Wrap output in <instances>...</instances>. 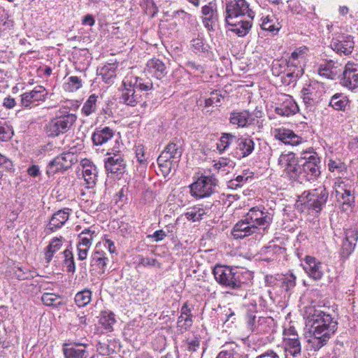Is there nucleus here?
I'll list each match as a JSON object with an SVG mask.
<instances>
[{
	"mask_svg": "<svg viewBox=\"0 0 358 358\" xmlns=\"http://www.w3.org/2000/svg\"><path fill=\"white\" fill-rule=\"evenodd\" d=\"M301 158L305 162L299 164L293 152L282 153L278 158V165L290 179L299 183L316 180L321 173V161L317 153L309 149L301 153Z\"/></svg>",
	"mask_w": 358,
	"mask_h": 358,
	"instance_id": "obj_1",
	"label": "nucleus"
},
{
	"mask_svg": "<svg viewBox=\"0 0 358 358\" xmlns=\"http://www.w3.org/2000/svg\"><path fill=\"white\" fill-rule=\"evenodd\" d=\"M226 5L225 22L229 30L239 37L246 36L252 27L255 13L245 0H222Z\"/></svg>",
	"mask_w": 358,
	"mask_h": 358,
	"instance_id": "obj_2",
	"label": "nucleus"
},
{
	"mask_svg": "<svg viewBox=\"0 0 358 358\" xmlns=\"http://www.w3.org/2000/svg\"><path fill=\"white\" fill-rule=\"evenodd\" d=\"M311 338L309 343L315 350L324 346L338 328V322L331 315L321 310H316L312 315Z\"/></svg>",
	"mask_w": 358,
	"mask_h": 358,
	"instance_id": "obj_3",
	"label": "nucleus"
},
{
	"mask_svg": "<svg viewBox=\"0 0 358 358\" xmlns=\"http://www.w3.org/2000/svg\"><path fill=\"white\" fill-rule=\"evenodd\" d=\"M122 86V101L127 106H135L142 101L140 92L151 90L153 83L148 78L127 75L123 80Z\"/></svg>",
	"mask_w": 358,
	"mask_h": 358,
	"instance_id": "obj_4",
	"label": "nucleus"
},
{
	"mask_svg": "<svg viewBox=\"0 0 358 358\" xmlns=\"http://www.w3.org/2000/svg\"><path fill=\"white\" fill-rule=\"evenodd\" d=\"M329 199V192L324 185L304 191L296 201L297 208L310 215H319Z\"/></svg>",
	"mask_w": 358,
	"mask_h": 358,
	"instance_id": "obj_5",
	"label": "nucleus"
},
{
	"mask_svg": "<svg viewBox=\"0 0 358 358\" xmlns=\"http://www.w3.org/2000/svg\"><path fill=\"white\" fill-rule=\"evenodd\" d=\"M215 279L221 285L233 290H243L245 283L237 268L216 265L213 271Z\"/></svg>",
	"mask_w": 358,
	"mask_h": 358,
	"instance_id": "obj_6",
	"label": "nucleus"
},
{
	"mask_svg": "<svg viewBox=\"0 0 358 358\" xmlns=\"http://www.w3.org/2000/svg\"><path fill=\"white\" fill-rule=\"evenodd\" d=\"M77 120L76 115L67 113L52 119L45 126L48 136L55 137L67 132Z\"/></svg>",
	"mask_w": 358,
	"mask_h": 358,
	"instance_id": "obj_7",
	"label": "nucleus"
},
{
	"mask_svg": "<svg viewBox=\"0 0 358 358\" xmlns=\"http://www.w3.org/2000/svg\"><path fill=\"white\" fill-rule=\"evenodd\" d=\"M217 180L213 176H201L192 185L190 192L196 198L208 197L215 191Z\"/></svg>",
	"mask_w": 358,
	"mask_h": 358,
	"instance_id": "obj_8",
	"label": "nucleus"
},
{
	"mask_svg": "<svg viewBox=\"0 0 358 358\" xmlns=\"http://www.w3.org/2000/svg\"><path fill=\"white\" fill-rule=\"evenodd\" d=\"M76 162V157L73 152H64L49 162L46 169V174L50 177L58 172L66 171Z\"/></svg>",
	"mask_w": 358,
	"mask_h": 358,
	"instance_id": "obj_9",
	"label": "nucleus"
},
{
	"mask_svg": "<svg viewBox=\"0 0 358 358\" xmlns=\"http://www.w3.org/2000/svg\"><path fill=\"white\" fill-rule=\"evenodd\" d=\"M283 345L286 355H290L294 358H297L301 355V343L300 338L292 326L283 331Z\"/></svg>",
	"mask_w": 358,
	"mask_h": 358,
	"instance_id": "obj_10",
	"label": "nucleus"
},
{
	"mask_svg": "<svg viewBox=\"0 0 358 358\" xmlns=\"http://www.w3.org/2000/svg\"><path fill=\"white\" fill-rule=\"evenodd\" d=\"M245 220H249L257 227L265 229L272 222L273 214L264 206H255L249 210L245 215Z\"/></svg>",
	"mask_w": 358,
	"mask_h": 358,
	"instance_id": "obj_11",
	"label": "nucleus"
},
{
	"mask_svg": "<svg viewBox=\"0 0 358 358\" xmlns=\"http://www.w3.org/2000/svg\"><path fill=\"white\" fill-rule=\"evenodd\" d=\"M322 96V90L318 83H312L301 90L303 101L310 109L320 102Z\"/></svg>",
	"mask_w": 358,
	"mask_h": 358,
	"instance_id": "obj_12",
	"label": "nucleus"
},
{
	"mask_svg": "<svg viewBox=\"0 0 358 358\" xmlns=\"http://www.w3.org/2000/svg\"><path fill=\"white\" fill-rule=\"evenodd\" d=\"M354 45L353 37L343 34L333 37L330 43L331 48L341 55L351 54L354 49Z\"/></svg>",
	"mask_w": 358,
	"mask_h": 358,
	"instance_id": "obj_13",
	"label": "nucleus"
},
{
	"mask_svg": "<svg viewBox=\"0 0 358 358\" xmlns=\"http://www.w3.org/2000/svg\"><path fill=\"white\" fill-rule=\"evenodd\" d=\"M342 85L350 90L358 87V64L348 62L343 71Z\"/></svg>",
	"mask_w": 358,
	"mask_h": 358,
	"instance_id": "obj_14",
	"label": "nucleus"
},
{
	"mask_svg": "<svg viewBox=\"0 0 358 358\" xmlns=\"http://www.w3.org/2000/svg\"><path fill=\"white\" fill-rule=\"evenodd\" d=\"M203 24L208 31H214L218 22L217 4L211 1L202 7Z\"/></svg>",
	"mask_w": 358,
	"mask_h": 358,
	"instance_id": "obj_15",
	"label": "nucleus"
},
{
	"mask_svg": "<svg viewBox=\"0 0 358 358\" xmlns=\"http://www.w3.org/2000/svg\"><path fill=\"white\" fill-rule=\"evenodd\" d=\"M105 168L108 173L116 176L122 175L125 172L126 162L118 152H113V156L108 157L106 159Z\"/></svg>",
	"mask_w": 358,
	"mask_h": 358,
	"instance_id": "obj_16",
	"label": "nucleus"
},
{
	"mask_svg": "<svg viewBox=\"0 0 358 358\" xmlns=\"http://www.w3.org/2000/svg\"><path fill=\"white\" fill-rule=\"evenodd\" d=\"M257 231V227L250 223L249 220H245V217L244 216L242 220L234 226L231 234L234 238L238 239L256 234Z\"/></svg>",
	"mask_w": 358,
	"mask_h": 358,
	"instance_id": "obj_17",
	"label": "nucleus"
},
{
	"mask_svg": "<svg viewBox=\"0 0 358 358\" xmlns=\"http://www.w3.org/2000/svg\"><path fill=\"white\" fill-rule=\"evenodd\" d=\"M115 135V131L109 127H96L92 135V141L94 145L101 146L106 145L113 140Z\"/></svg>",
	"mask_w": 358,
	"mask_h": 358,
	"instance_id": "obj_18",
	"label": "nucleus"
},
{
	"mask_svg": "<svg viewBox=\"0 0 358 358\" xmlns=\"http://www.w3.org/2000/svg\"><path fill=\"white\" fill-rule=\"evenodd\" d=\"M302 266L306 273L313 280H319L322 278L324 274L322 263L314 257L306 256Z\"/></svg>",
	"mask_w": 358,
	"mask_h": 358,
	"instance_id": "obj_19",
	"label": "nucleus"
},
{
	"mask_svg": "<svg viewBox=\"0 0 358 358\" xmlns=\"http://www.w3.org/2000/svg\"><path fill=\"white\" fill-rule=\"evenodd\" d=\"M144 72L158 80L164 78L167 73V68L165 64L157 58H152L147 62Z\"/></svg>",
	"mask_w": 358,
	"mask_h": 358,
	"instance_id": "obj_20",
	"label": "nucleus"
},
{
	"mask_svg": "<svg viewBox=\"0 0 358 358\" xmlns=\"http://www.w3.org/2000/svg\"><path fill=\"white\" fill-rule=\"evenodd\" d=\"M101 242L96 245L90 256V266L99 269L103 273L106 269L108 258L106 257V253L101 250Z\"/></svg>",
	"mask_w": 358,
	"mask_h": 358,
	"instance_id": "obj_21",
	"label": "nucleus"
},
{
	"mask_svg": "<svg viewBox=\"0 0 358 358\" xmlns=\"http://www.w3.org/2000/svg\"><path fill=\"white\" fill-rule=\"evenodd\" d=\"M83 176L86 187L93 188L97 181V169L92 162L85 159L82 161Z\"/></svg>",
	"mask_w": 358,
	"mask_h": 358,
	"instance_id": "obj_22",
	"label": "nucleus"
},
{
	"mask_svg": "<svg viewBox=\"0 0 358 358\" xmlns=\"http://www.w3.org/2000/svg\"><path fill=\"white\" fill-rule=\"evenodd\" d=\"M281 100L282 103L275 109L278 115L288 117L299 111V106L292 96L284 94Z\"/></svg>",
	"mask_w": 358,
	"mask_h": 358,
	"instance_id": "obj_23",
	"label": "nucleus"
},
{
	"mask_svg": "<svg viewBox=\"0 0 358 358\" xmlns=\"http://www.w3.org/2000/svg\"><path fill=\"white\" fill-rule=\"evenodd\" d=\"M46 90L43 86H36L33 90L25 92L21 95V104L26 108L36 101L45 99Z\"/></svg>",
	"mask_w": 358,
	"mask_h": 358,
	"instance_id": "obj_24",
	"label": "nucleus"
},
{
	"mask_svg": "<svg viewBox=\"0 0 358 358\" xmlns=\"http://www.w3.org/2000/svg\"><path fill=\"white\" fill-rule=\"evenodd\" d=\"M87 344L80 343L65 344L63 349L65 358H87L89 352Z\"/></svg>",
	"mask_w": 358,
	"mask_h": 358,
	"instance_id": "obj_25",
	"label": "nucleus"
},
{
	"mask_svg": "<svg viewBox=\"0 0 358 358\" xmlns=\"http://www.w3.org/2000/svg\"><path fill=\"white\" fill-rule=\"evenodd\" d=\"M275 137L283 143L292 146L298 145L303 142L301 136L296 135L293 131L285 128L276 129Z\"/></svg>",
	"mask_w": 358,
	"mask_h": 358,
	"instance_id": "obj_26",
	"label": "nucleus"
},
{
	"mask_svg": "<svg viewBox=\"0 0 358 358\" xmlns=\"http://www.w3.org/2000/svg\"><path fill=\"white\" fill-rule=\"evenodd\" d=\"M71 211V209L65 208L54 213L49 222V224L46 227L47 230L53 232L61 228L69 220Z\"/></svg>",
	"mask_w": 358,
	"mask_h": 358,
	"instance_id": "obj_27",
	"label": "nucleus"
},
{
	"mask_svg": "<svg viewBox=\"0 0 358 358\" xmlns=\"http://www.w3.org/2000/svg\"><path fill=\"white\" fill-rule=\"evenodd\" d=\"M350 105L348 96L344 93L338 92L331 96L328 106L336 111H346Z\"/></svg>",
	"mask_w": 358,
	"mask_h": 358,
	"instance_id": "obj_28",
	"label": "nucleus"
},
{
	"mask_svg": "<svg viewBox=\"0 0 358 358\" xmlns=\"http://www.w3.org/2000/svg\"><path fill=\"white\" fill-rule=\"evenodd\" d=\"M236 154L238 157H245L250 155L254 150L255 143L250 138H239L236 137Z\"/></svg>",
	"mask_w": 358,
	"mask_h": 358,
	"instance_id": "obj_29",
	"label": "nucleus"
},
{
	"mask_svg": "<svg viewBox=\"0 0 358 358\" xmlns=\"http://www.w3.org/2000/svg\"><path fill=\"white\" fill-rule=\"evenodd\" d=\"M338 64L333 60L325 61L318 68V73L323 77L334 80L338 74Z\"/></svg>",
	"mask_w": 358,
	"mask_h": 358,
	"instance_id": "obj_30",
	"label": "nucleus"
},
{
	"mask_svg": "<svg viewBox=\"0 0 358 358\" xmlns=\"http://www.w3.org/2000/svg\"><path fill=\"white\" fill-rule=\"evenodd\" d=\"M250 116L248 110L233 111L230 113L229 122L238 127H245L250 124Z\"/></svg>",
	"mask_w": 358,
	"mask_h": 358,
	"instance_id": "obj_31",
	"label": "nucleus"
},
{
	"mask_svg": "<svg viewBox=\"0 0 358 358\" xmlns=\"http://www.w3.org/2000/svg\"><path fill=\"white\" fill-rule=\"evenodd\" d=\"M117 65L115 64H107L100 69L99 75L107 84H112L117 75Z\"/></svg>",
	"mask_w": 358,
	"mask_h": 358,
	"instance_id": "obj_32",
	"label": "nucleus"
},
{
	"mask_svg": "<svg viewBox=\"0 0 358 358\" xmlns=\"http://www.w3.org/2000/svg\"><path fill=\"white\" fill-rule=\"evenodd\" d=\"M278 287L285 292L292 290L296 286V276L293 273L279 275Z\"/></svg>",
	"mask_w": 358,
	"mask_h": 358,
	"instance_id": "obj_33",
	"label": "nucleus"
},
{
	"mask_svg": "<svg viewBox=\"0 0 358 358\" xmlns=\"http://www.w3.org/2000/svg\"><path fill=\"white\" fill-rule=\"evenodd\" d=\"M208 210L209 208L207 206L203 208L200 205H196L188 208L185 215L188 220L197 222L203 218V216L208 213Z\"/></svg>",
	"mask_w": 358,
	"mask_h": 358,
	"instance_id": "obj_34",
	"label": "nucleus"
},
{
	"mask_svg": "<svg viewBox=\"0 0 358 358\" xmlns=\"http://www.w3.org/2000/svg\"><path fill=\"white\" fill-rule=\"evenodd\" d=\"M262 22L261 27L264 30L276 34L281 27L280 23L278 22V20L273 15L262 17Z\"/></svg>",
	"mask_w": 358,
	"mask_h": 358,
	"instance_id": "obj_35",
	"label": "nucleus"
},
{
	"mask_svg": "<svg viewBox=\"0 0 358 358\" xmlns=\"http://www.w3.org/2000/svg\"><path fill=\"white\" fill-rule=\"evenodd\" d=\"M116 322L115 315L111 311H102L100 315L99 323L108 331H113V326Z\"/></svg>",
	"mask_w": 358,
	"mask_h": 358,
	"instance_id": "obj_36",
	"label": "nucleus"
},
{
	"mask_svg": "<svg viewBox=\"0 0 358 358\" xmlns=\"http://www.w3.org/2000/svg\"><path fill=\"white\" fill-rule=\"evenodd\" d=\"M96 235V234L94 230H92L91 228L85 229L78 235L77 244H80L81 247L90 248L93 238Z\"/></svg>",
	"mask_w": 358,
	"mask_h": 358,
	"instance_id": "obj_37",
	"label": "nucleus"
},
{
	"mask_svg": "<svg viewBox=\"0 0 358 358\" xmlns=\"http://www.w3.org/2000/svg\"><path fill=\"white\" fill-rule=\"evenodd\" d=\"M97 100L98 96L96 94H92L89 96L81 108L82 113L85 116H90L95 113L97 109Z\"/></svg>",
	"mask_w": 358,
	"mask_h": 358,
	"instance_id": "obj_38",
	"label": "nucleus"
},
{
	"mask_svg": "<svg viewBox=\"0 0 358 358\" xmlns=\"http://www.w3.org/2000/svg\"><path fill=\"white\" fill-rule=\"evenodd\" d=\"M62 246V238H53L46 248L45 259L47 263H50L54 255L61 249Z\"/></svg>",
	"mask_w": 358,
	"mask_h": 358,
	"instance_id": "obj_39",
	"label": "nucleus"
},
{
	"mask_svg": "<svg viewBox=\"0 0 358 358\" xmlns=\"http://www.w3.org/2000/svg\"><path fill=\"white\" fill-rule=\"evenodd\" d=\"M41 301L45 305L48 306L58 308L64 305L62 297L59 295H57L54 293H44L41 296Z\"/></svg>",
	"mask_w": 358,
	"mask_h": 358,
	"instance_id": "obj_40",
	"label": "nucleus"
},
{
	"mask_svg": "<svg viewBox=\"0 0 358 358\" xmlns=\"http://www.w3.org/2000/svg\"><path fill=\"white\" fill-rule=\"evenodd\" d=\"M83 87V80L78 76H70L64 83L63 87L66 92H74Z\"/></svg>",
	"mask_w": 358,
	"mask_h": 358,
	"instance_id": "obj_41",
	"label": "nucleus"
},
{
	"mask_svg": "<svg viewBox=\"0 0 358 358\" xmlns=\"http://www.w3.org/2000/svg\"><path fill=\"white\" fill-rule=\"evenodd\" d=\"M236 136L231 134H223L217 144V150L222 152L225 151L231 144L236 143Z\"/></svg>",
	"mask_w": 358,
	"mask_h": 358,
	"instance_id": "obj_42",
	"label": "nucleus"
},
{
	"mask_svg": "<svg viewBox=\"0 0 358 358\" xmlns=\"http://www.w3.org/2000/svg\"><path fill=\"white\" fill-rule=\"evenodd\" d=\"M165 150L168 152L169 155H171L172 162H175V163L179 162L182 153L180 145L172 142L165 147Z\"/></svg>",
	"mask_w": 358,
	"mask_h": 358,
	"instance_id": "obj_43",
	"label": "nucleus"
},
{
	"mask_svg": "<svg viewBox=\"0 0 358 358\" xmlns=\"http://www.w3.org/2000/svg\"><path fill=\"white\" fill-rule=\"evenodd\" d=\"M92 292L90 289H83L78 292L75 296V302L79 307H83L91 301Z\"/></svg>",
	"mask_w": 358,
	"mask_h": 358,
	"instance_id": "obj_44",
	"label": "nucleus"
},
{
	"mask_svg": "<svg viewBox=\"0 0 358 358\" xmlns=\"http://www.w3.org/2000/svg\"><path fill=\"white\" fill-rule=\"evenodd\" d=\"M62 255L67 271L73 273L76 271V264L72 252L69 249H66L63 251Z\"/></svg>",
	"mask_w": 358,
	"mask_h": 358,
	"instance_id": "obj_45",
	"label": "nucleus"
},
{
	"mask_svg": "<svg viewBox=\"0 0 358 358\" xmlns=\"http://www.w3.org/2000/svg\"><path fill=\"white\" fill-rule=\"evenodd\" d=\"M252 176L253 173L250 171L249 169L244 170L241 175L236 176L234 180H231L230 181V184L231 186H235L236 188L240 187L248 180V178H251Z\"/></svg>",
	"mask_w": 358,
	"mask_h": 358,
	"instance_id": "obj_46",
	"label": "nucleus"
},
{
	"mask_svg": "<svg viewBox=\"0 0 358 358\" xmlns=\"http://www.w3.org/2000/svg\"><path fill=\"white\" fill-rule=\"evenodd\" d=\"M13 135L11 128L0 121V142L9 141Z\"/></svg>",
	"mask_w": 358,
	"mask_h": 358,
	"instance_id": "obj_47",
	"label": "nucleus"
},
{
	"mask_svg": "<svg viewBox=\"0 0 358 358\" xmlns=\"http://www.w3.org/2000/svg\"><path fill=\"white\" fill-rule=\"evenodd\" d=\"M246 319H247V324H248V328L252 331H259L258 324L262 320H266L265 318L261 319L260 317H259L258 320L257 321L256 315H254L253 313H248Z\"/></svg>",
	"mask_w": 358,
	"mask_h": 358,
	"instance_id": "obj_48",
	"label": "nucleus"
},
{
	"mask_svg": "<svg viewBox=\"0 0 358 358\" xmlns=\"http://www.w3.org/2000/svg\"><path fill=\"white\" fill-rule=\"evenodd\" d=\"M222 97V95L217 91L212 92L210 97L205 99V106H219Z\"/></svg>",
	"mask_w": 358,
	"mask_h": 358,
	"instance_id": "obj_49",
	"label": "nucleus"
},
{
	"mask_svg": "<svg viewBox=\"0 0 358 358\" xmlns=\"http://www.w3.org/2000/svg\"><path fill=\"white\" fill-rule=\"evenodd\" d=\"M0 168L8 172L14 171V164L11 159L0 153Z\"/></svg>",
	"mask_w": 358,
	"mask_h": 358,
	"instance_id": "obj_50",
	"label": "nucleus"
},
{
	"mask_svg": "<svg viewBox=\"0 0 358 358\" xmlns=\"http://www.w3.org/2000/svg\"><path fill=\"white\" fill-rule=\"evenodd\" d=\"M192 46L196 52H203L207 51V45L205 44L203 39L196 38L192 41Z\"/></svg>",
	"mask_w": 358,
	"mask_h": 358,
	"instance_id": "obj_51",
	"label": "nucleus"
},
{
	"mask_svg": "<svg viewBox=\"0 0 358 358\" xmlns=\"http://www.w3.org/2000/svg\"><path fill=\"white\" fill-rule=\"evenodd\" d=\"M345 238L357 243L358 240V228L355 226H350L346 229Z\"/></svg>",
	"mask_w": 358,
	"mask_h": 358,
	"instance_id": "obj_52",
	"label": "nucleus"
},
{
	"mask_svg": "<svg viewBox=\"0 0 358 358\" xmlns=\"http://www.w3.org/2000/svg\"><path fill=\"white\" fill-rule=\"evenodd\" d=\"M356 244V242L345 238L342 245L343 254L346 256L350 255L354 250Z\"/></svg>",
	"mask_w": 358,
	"mask_h": 358,
	"instance_id": "obj_53",
	"label": "nucleus"
},
{
	"mask_svg": "<svg viewBox=\"0 0 358 358\" xmlns=\"http://www.w3.org/2000/svg\"><path fill=\"white\" fill-rule=\"evenodd\" d=\"M136 157L138 163L141 165H146V159L145 157V148L142 145L136 147Z\"/></svg>",
	"mask_w": 358,
	"mask_h": 358,
	"instance_id": "obj_54",
	"label": "nucleus"
},
{
	"mask_svg": "<svg viewBox=\"0 0 358 358\" xmlns=\"http://www.w3.org/2000/svg\"><path fill=\"white\" fill-rule=\"evenodd\" d=\"M72 322L77 327H85L87 324L86 315L84 313H76L75 317L72 319Z\"/></svg>",
	"mask_w": 358,
	"mask_h": 358,
	"instance_id": "obj_55",
	"label": "nucleus"
},
{
	"mask_svg": "<svg viewBox=\"0 0 358 358\" xmlns=\"http://www.w3.org/2000/svg\"><path fill=\"white\" fill-rule=\"evenodd\" d=\"M193 315H183L182 322L179 323V318L178 319V327L183 330H187L192 325Z\"/></svg>",
	"mask_w": 358,
	"mask_h": 358,
	"instance_id": "obj_56",
	"label": "nucleus"
},
{
	"mask_svg": "<svg viewBox=\"0 0 358 358\" xmlns=\"http://www.w3.org/2000/svg\"><path fill=\"white\" fill-rule=\"evenodd\" d=\"M157 162L158 166L160 169V171H162V175L164 177L168 176L170 173L171 169H172V166L174 163H172L170 162H162L159 161H157Z\"/></svg>",
	"mask_w": 358,
	"mask_h": 358,
	"instance_id": "obj_57",
	"label": "nucleus"
},
{
	"mask_svg": "<svg viewBox=\"0 0 358 358\" xmlns=\"http://www.w3.org/2000/svg\"><path fill=\"white\" fill-rule=\"evenodd\" d=\"M280 274L275 275H266L265 276V284L268 287H278V282H280Z\"/></svg>",
	"mask_w": 358,
	"mask_h": 358,
	"instance_id": "obj_58",
	"label": "nucleus"
},
{
	"mask_svg": "<svg viewBox=\"0 0 358 358\" xmlns=\"http://www.w3.org/2000/svg\"><path fill=\"white\" fill-rule=\"evenodd\" d=\"M221 320L224 321V323L228 322L234 323V322L236 320V314L234 311H233L231 308H227L224 310Z\"/></svg>",
	"mask_w": 358,
	"mask_h": 358,
	"instance_id": "obj_59",
	"label": "nucleus"
},
{
	"mask_svg": "<svg viewBox=\"0 0 358 358\" xmlns=\"http://www.w3.org/2000/svg\"><path fill=\"white\" fill-rule=\"evenodd\" d=\"M96 350L99 354L103 356L109 355L113 351L107 343L101 342L97 344Z\"/></svg>",
	"mask_w": 358,
	"mask_h": 358,
	"instance_id": "obj_60",
	"label": "nucleus"
},
{
	"mask_svg": "<svg viewBox=\"0 0 358 358\" xmlns=\"http://www.w3.org/2000/svg\"><path fill=\"white\" fill-rule=\"evenodd\" d=\"M186 66L188 69H189L190 70L193 71L194 73H202L204 71L203 67L201 65L198 64L194 62H191V61L187 62L186 63Z\"/></svg>",
	"mask_w": 358,
	"mask_h": 358,
	"instance_id": "obj_61",
	"label": "nucleus"
},
{
	"mask_svg": "<svg viewBox=\"0 0 358 358\" xmlns=\"http://www.w3.org/2000/svg\"><path fill=\"white\" fill-rule=\"evenodd\" d=\"M188 350L189 351L195 352L199 348L200 340L198 338L188 339L187 341Z\"/></svg>",
	"mask_w": 358,
	"mask_h": 358,
	"instance_id": "obj_62",
	"label": "nucleus"
},
{
	"mask_svg": "<svg viewBox=\"0 0 358 358\" xmlns=\"http://www.w3.org/2000/svg\"><path fill=\"white\" fill-rule=\"evenodd\" d=\"M255 358H280L279 355L273 350H267Z\"/></svg>",
	"mask_w": 358,
	"mask_h": 358,
	"instance_id": "obj_63",
	"label": "nucleus"
},
{
	"mask_svg": "<svg viewBox=\"0 0 358 358\" xmlns=\"http://www.w3.org/2000/svg\"><path fill=\"white\" fill-rule=\"evenodd\" d=\"M236 354L232 350H222L217 355L216 358H236Z\"/></svg>",
	"mask_w": 358,
	"mask_h": 358,
	"instance_id": "obj_64",
	"label": "nucleus"
}]
</instances>
